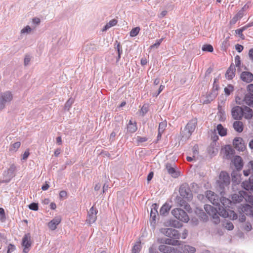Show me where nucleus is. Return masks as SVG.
<instances>
[{
	"mask_svg": "<svg viewBox=\"0 0 253 253\" xmlns=\"http://www.w3.org/2000/svg\"><path fill=\"white\" fill-rule=\"evenodd\" d=\"M161 232L166 236L173 238V239H167L165 241L166 244L173 246L179 245V241L177 239L180 238V235L178 231L172 228H162Z\"/></svg>",
	"mask_w": 253,
	"mask_h": 253,
	"instance_id": "nucleus-1",
	"label": "nucleus"
},
{
	"mask_svg": "<svg viewBox=\"0 0 253 253\" xmlns=\"http://www.w3.org/2000/svg\"><path fill=\"white\" fill-rule=\"evenodd\" d=\"M204 209L207 213L212 218L213 222L215 224H217L220 222L218 214L224 217L229 216V213L226 211L223 210L218 213L216 209L210 205H206Z\"/></svg>",
	"mask_w": 253,
	"mask_h": 253,
	"instance_id": "nucleus-2",
	"label": "nucleus"
},
{
	"mask_svg": "<svg viewBox=\"0 0 253 253\" xmlns=\"http://www.w3.org/2000/svg\"><path fill=\"white\" fill-rule=\"evenodd\" d=\"M172 214L177 219L187 222L189 220V217L186 212L180 209L176 208L172 210Z\"/></svg>",
	"mask_w": 253,
	"mask_h": 253,
	"instance_id": "nucleus-3",
	"label": "nucleus"
},
{
	"mask_svg": "<svg viewBox=\"0 0 253 253\" xmlns=\"http://www.w3.org/2000/svg\"><path fill=\"white\" fill-rule=\"evenodd\" d=\"M32 244L31 236L30 233L25 234L22 239L21 245L23 247V252L24 253H28L30 250Z\"/></svg>",
	"mask_w": 253,
	"mask_h": 253,
	"instance_id": "nucleus-4",
	"label": "nucleus"
},
{
	"mask_svg": "<svg viewBox=\"0 0 253 253\" xmlns=\"http://www.w3.org/2000/svg\"><path fill=\"white\" fill-rule=\"evenodd\" d=\"M197 124L196 118L192 119L186 125L185 127L186 137H189L195 130Z\"/></svg>",
	"mask_w": 253,
	"mask_h": 253,
	"instance_id": "nucleus-5",
	"label": "nucleus"
},
{
	"mask_svg": "<svg viewBox=\"0 0 253 253\" xmlns=\"http://www.w3.org/2000/svg\"><path fill=\"white\" fill-rule=\"evenodd\" d=\"M234 148L238 151L243 152L246 149V145L242 138L236 137L233 140Z\"/></svg>",
	"mask_w": 253,
	"mask_h": 253,
	"instance_id": "nucleus-6",
	"label": "nucleus"
},
{
	"mask_svg": "<svg viewBox=\"0 0 253 253\" xmlns=\"http://www.w3.org/2000/svg\"><path fill=\"white\" fill-rule=\"evenodd\" d=\"M12 98V94L10 91H6L1 93L0 97V110L3 109L5 107V104L10 102Z\"/></svg>",
	"mask_w": 253,
	"mask_h": 253,
	"instance_id": "nucleus-7",
	"label": "nucleus"
},
{
	"mask_svg": "<svg viewBox=\"0 0 253 253\" xmlns=\"http://www.w3.org/2000/svg\"><path fill=\"white\" fill-rule=\"evenodd\" d=\"M230 182V178L229 174L225 171H221L219 174L218 180L219 186L221 188H224V186L228 185Z\"/></svg>",
	"mask_w": 253,
	"mask_h": 253,
	"instance_id": "nucleus-8",
	"label": "nucleus"
},
{
	"mask_svg": "<svg viewBox=\"0 0 253 253\" xmlns=\"http://www.w3.org/2000/svg\"><path fill=\"white\" fill-rule=\"evenodd\" d=\"M97 210L94 208V207H92L88 211V216L86 219V221L89 224L94 223L96 219L97 216L96 214L97 213Z\"/></svg>",
	"mask_w": 253,
	"mask_h": 253,
	"instance_id": "nucleus-9",
	"label": "nucleus"
},
{
	"mask_svg": "<svg viewBox=\"0 0 253 253\" xmlns=\"http://www.w3.org/2000/svg\"><path fill=\"white\" fill-rule=\"evenodd\" d=\"M61 221L62 217L61 216H56L48 223L47 226L51 230L54 231L56 229L57 226L61 223Z\"/></svg>",
	"mask_w": 253,
	"mask_h": 253,
	"instance_id": "nucleus-10",
	"label": "nucleus"
},
{
	"mask_svg": "<svg viewBox=\"0 0 253 253\" xmlns=\"http://www.w3.org/2000/svg\"><path fill=\"white\" fill-rule=\"evenodd\" d=\"M207 199L214 205H217L219 204L218 196L215 194L211 191H208L206 193Z\"/></svg>",
	"mask_w": 253,
	"mask_h": 253,
	"instance_id": "nucleus-11",
	"label": "nucleus"
},
{
	"mask_svg": "<svg viewBox=\"0 0 253 253\" xmlns=\"http://www.w3.org/2000/svg\"><path fill=\"white\" fill-rule=\"evenodd\" d=\"M232 117L235 120H240L243 117L242 108L237 106L234 107L231 111Z\"/></svg>",
	"mask_w": 253,
	"mask_h": 253,
	"instance_id": "nucleus-12",
	"label": "nucleus"
},
{
	"mask_svg": "<svg viewBox=\"0 0 253 253\" xmlns=\"http://www.w3.org/2000/svg\"><path fill=\"white\" fill-rule=\"evenodd\" d=\"M179 194L180 196L183 197L184 198L189 200L192 197V193L190 189L188 187L185 186H181L179 188Z\"/></svg>",
	"mask_w": 253,
	"mask_h": 253,
	"instance_id": "nucleus-13",
	"label": "nucleus"
},
{
	"mask_svg": "<svg viewBox=\"0 0 253 253\" xmlns=\"http://www.w3.org/2000/svg\"><path fill=\"white\" fill-rule=\"evenodd\" d=\"M232 163L238 170H241L243 167L242 158L239 156H236L232 161Z\"/></svg>",
	"mask_w": 253,
	"mask_h": 253,
	"instance_id": "nucleus-14",
	"label": "nucleus"
},
{
	"mask_svg": "<svg viewBox=\"0 0 253 253\" xmlns=\"http://www.w3.org/2000/svg\"><path fill=\"white\" fill-rule=\"evenodd\" d=\"M166 168L168 173L173 177H177L180 175L179 173L176 171L174 165L172 166L170 164L167 163L166 165Z\"/></svg>",
	"mask_w": 253,
	"mask_h": 253,
	"instance_id": "nucleus-15",
	"label": "nucleus"
},
{
	"mask_svg": "<svg viewBox=\"0 0 253 253\" xmlns=\"http://www.w3.org/2000/svg\"><path fill=\"white\" fill-rule=\"evenodd\" d=\"M240 77L242 80L246 83H250L253 80V74L249 72H243Z\"/></svg>",
	"mask_w": 253,
	"mask_h": 253,
	"instance_id": "nucleus-16",
	"label": "nucleus"
},
{
	"mask_svg": "<svg viewBox=\"0 0 253 253\" xmlns=\"http://www.w3.org/2000/svg\"><path fill=\"white\" fill-rule=\"evenodd\" d=\"M226 159H229L234 154V151L230 145H226L222 149Z\"/></svg>",
	"mask_w": 253,
	"mask_h": 253,
	"instance_id": "nucleus-17",
	"label": "nucleus"
},
{
	"mask_svg": "<svg viewBox=\"0 0 253 253\" xmlns=\"http://www.w3.org/2000/svg\"><path fill=\"white\" fill-rule=\"evenodd\" d=\"M159 250L160 252L164 253H176V251L173 248L166 245L160 246Z\"/></svg>",
	"mask_w": 253,
	"mask_h": 253,
	"instance_id": "nucleus-18",
	"label": "nucleus"
},
{
	"mask_svg": "<svg viewBox=\"0 0 253 253\" xmlns=\"http://www.w3.org/2000/svg\"><path fill=\"white\" fill-rule=\"evenodd\" d=\"M243 116L246 119H250L253 115V110L249 107H245L242 108Z\"/></svg>",
	"mask_w": 253,
	"mask_h": 253,
	"instance_id": "nucleus-19",
	"label": "nucleus"
},
{
	"mask_svg": "<svg viewBox=\"0 0 253 253\" xmlns=\"http://www.w3.org/2000/svg\"><path fill=\"white\" fill-rule=\"evenodd\" d=\"M244 192H239L238 193L234 194L232 196V201L236 203H240L242 202L244 198V196L243 194H244Z\"/></svg>",
	"mask_w": 253,
	"mask_h": 253,
	"instance_id": "nucleus-20",
	"label": "nucleus"
},
{
	"mask_svg": "<svg viewBox=\"0 0 253 253\" xmlns=\"http://www.w3.org/2000/svg\"><path fill=\"white\" fill-rule=\"evenodd\" d=\"M235 75V68L234 65H231L226 73V78L228 80L232 79Z\"/></svg>",
	"mask_w": 253,
	"mask_h": 253,
	"instance_id": "nucleus-21",
	"label": "nucleus"
},
{
	"mask_svg": "<svg viewBox=\"0 0 253 253\" xmlns=\"http://www.w3.org/2000/svg\"><path fill=\"white\" fill-rule=\"evenodd\" d=\"M137 129L136 123L130 120L127 126V130L130 133L135 132Z\"/></svg>",
	"mask_w": 253,
	"mask_h": 253,
	"instance_id": "nucleus-22",
	"label": "nucleus"
},
{
	"mask_svg": "<svg viewBox=\"0 0 253 253\" xmlns=\"http://www.w3.org/2000/svg\"><path fill=\"white\" fill-rule=\"evenodd\" d=\"M243 187L247 190L253 191V179H249V181H245L242 183Z\"/></svg>",
	"mask_w": 253,
	"mask_h": 253,
	"instance_id": "nucleus-23",
	"label": "nucleus"
},
{
	"mask_svg": "<svg viewBox=\"0 0 253 253\" xmlns=\"http://www.w3.org/2000/svg\"><path fill=\"white\" fill-rule=\"evenodd\" d=\"M234 129L238 132H241L244 129L243 123L241 121H235L233 124Z\"/></svg>",
	"mask_w": 253,
	"mask_h": 253,
	"instance_id": "nucleus-24",
	"label": "nucleus"
},
{
	"mask_svg": "<svg viewBox=\"0 0 253 253\" xmlns=\"http://www.w3.org/2000/svg\"><path fill=\"white\" fill-rule=\"evenodd\" d=\"M181 251L183 253H194L195 252L196 249L193 247L184 245L181 247Z\"/></svg>",
	"mask_w": 253,
	"mask_h": 253,
	"instance_id": "nucleus-25",
	"label": "nucleus"
},
{
	"mask_svg": "<svg viewBox=\"0 0 253 253\" xmlns=\"http://www.w3.org/2000/svg\"><path fill=\"white\" fill-rule=\"evenodd\" d=\"M245 103L250 106H253V95L247 94L244 98Z\"/></svg>",
	"mask_w": 253,
	"mask_h": 253,
	"instance_id": "nucleus-26",
	"label": "nucleus"
},
{
	"mask_svg": "<svg viewBox=\"0 0 253 253\" xmlns=\"http://www.w3.org/2000/svg\"><path fill=\"white\" fill-rule=\"evenodd\" d=\"M216 129L218 134L221 136H225L227 134L226 128L224 127L221 124H219L217 126Z\"/></svg>",
	"mask_w": 253,
	"mask_h": 253,
	"instance_id": "nucleus-27",
	"label": "nucleus"
},
{
	"mask_svg": "<svg viewBox=\"0 0 253 253\" xmlns=\"http://www.w3.org/2000/svg\"><path fill=\"white\" fill-rule=\"evenodd\" d=\"M170 209V207L168 204H164L161 208L160 213L161 215H164L168 213Z\"/></svg>",
	"mask_w": 253,
	"mask_h": 253,
	"instance_id": "nucleus-28",
	"label": "nucleus"
},
{
	"mask_svg": "<svg viewBox=\"0 0 253 253\" xmlns=\"http://www.w3.org/2000/svg\"><path fill=\"white\" fill-rule=\"evenodd\" d=\"M21 146L20 142H16L11 144L9 148V151L11 152H16Z\"/></svg>",
	"mask_w": 253,
	"mask_h": 253,
	"instance_id": "nucleus-29",
	"label": "nucleus"
},
{
	"mask_svg": "<svg viewBox=\"0 0 253 253\" xmlns=\"http://www.w3.org/2000/svg\"><path fill=\"white\" fill-rule=\"evenodd\" d=\"M141 249V242H137L132 249V253H139Z\"/></svg>",
	"mask_w": 253,
	"mask_h": 253,
	"instance_id": "nucleus-30",
	"label": "nucleus"
},
{
	"mask_svg": "<svg viewBox=\"0 0 253 253\" xmlns=\"http://www.w3.org/2000/svg\"><path fill=\"white\" fill-rule=\"evenodd\" d=\"M202 50L203 51L212 52L213 51V48L211 44H206L203 45Z\"/></svg>",
	"mask_w": 253,
	"mask_h": 253,
	"instance_id": "nucleus-31",
	"label": "nucleus"
},
{
	"mask_svg": "<svg viewBox=\"0 0 253 253\" xmlns=\"http://www.w3.org/2000/svg\"><path fill=\"white\" fill-rule=\"evenodd\" d=\"M224 92L226 95H229L234 90V87L231 84H228L224 89Z\"/></svg>",
	"mask_w": 253,
	"mask_h": 253,
	"instance_id": "nucleus-32",
	"label": "nucleus"
},
{
	"mask_svg": "<svg viewBox=\"0 0 253 253\" xmlns=\"http://www.w3.org/2000/svg\"><path fill=\"white\" fill-rule=\"evenodd\" d=\"M140 30V29L139 27H136L133 28L129 33L130 36L131 37H134L136 36L138 34Z\"/></svg>",
	"mask_w": 253,
	"mask_h": 253,
	"instance_id": "nucleus-33",
	"label": "nucleus"
},
{
	"mask_svg": "<svg viewBox=\"0 0 253 253\" xmlns=\"http://www.w3.org/2000/svg\"><path fill=\"white\" fill-rule=\"evenodd\" d=\"M220 201L225 208L229 207V205L231 203V202L229 199L224 197L222 198Z\"/></svg>",
	"mask_w": 253,
	"mask_h": 253,
	"instance_id": "nucleus-34",
	"label": "nucleus"
},
{
	"mask_svg": "<svg viewBox=\"0 0 253 253\" xmlns=\"http://www.w3.org/2000/svg\"><path fill=\"white\" fill-rule=\"evenodd\" d=\"M167 122L165 121L162 122L159 124L158 131L161 132H163L164 131L165 129L167 127Z\"/></svg>",
	"mask_w": 253,
	"mask_h": 253,
	"instance_id": "nucleus-35",
	"label": "nucleus"
},
{
	"mask_svg": "<svg viewBox=\"0 0 253 253\" xmlns=\"http://www.w3.org/2000/svg\"><path fill=\"white\" fill-rule=\"evenodd\" d=\"M152 208L151 209L150 216L152 217H155L156 216V214L157 213V205L155 204L152 205Z\"/></svg>",
	"mask_w": 253,
	"mask_h": 253,
	"instance_id": "nucleus-36",
	"label": "nucleus"
},
{
	"mask_svg": "<svg viewBox=\"0 0 253 253\" xmlns=\"http://www.w3.org/2000/svg\"><path fill=\"white\" fill-rule=\"evenodd\" d=\"M148 111V105L147 104H144L140 110V113L142 114V116H144L145 114H146Z\"/></svg>",
	"mask_w": 253,
	"mask_h": 253,
	"instance_id": "nucleus-37",
	"label": "nucleus"
},
{
	"mask_svg": "<svg viewBox=\"0 0 253 253\" xmlns=\"http://www.w3.org/2000/svg\"><path fill=\"white\" fill-rule=\"evenodd\" d=\"M245 28L244 27H242L240 29H237L236 30H235V33L242 39H244V36L243 34V32L245 30Z\"/></svg>",
	"mask_w": 253,
	"mask_h": 253,
	"instance_id": "nucleus-38",
	"label": "nucleus"
},
{
	"mask_svg": "<svg viewBox=\"0 0 253 253\" xmlns=\"http://www.w3.org/2000/svg\"><path fill=\"white\" fill-rule=\"evenodd\" d=\"M170 225L171 226L179 228L182 227V224L178 221L173 220L170 223Z\"/></svg>",
	"mask_w": 253,
	"mask_h": 253,
	"instance_id": "nucleus-39",
	"label": "nucleus"
},
{
	"mask_svg": "<svg viewBox=\"0 0 253 253\" xmlns=\"http://www.w3.org/2000/svg\"><path fill=\"white\" fill-rule=\"evenodd\" d=\"M164 39V38H162L161 39H159V40H157V42L151 45L150 46V48L151 49H152V48H153L154 47L157 48L160 45V44L162 43V42H163Z\"/></svg>",
	"mask_w": 253,
	"mask_h": 253,
	"instance_id": "nucleus-40",
	"label": "nucleus"
},
{
	"mask_svg": "<svg viewBox=\"0 0 253 253\" xmlns=\"http://www.w3.org/2000/svg\"><path fill=\"white\" fill-rule=\"evenodd\" d=\"M241 60L240 57L239 55H236L235 57V64L236 67L240 68L241 66Z\"/></svg>",
	"mask_w": 253,
	"mask_h": 253,
	"instance_id": "nucleus-41",
	"label": "nucleus"
},
{
	"mask_svg": "<svg viewBox=\"0 0 253 253\" xmlns=\"http://www.w3.org/2000/svg\"><path fill=\"white\" fill-rule=\"evenodd\" d=\"M30 210L37 211L38 210V204L35 203H32L29 205Z\"/></svg>",
	"mask_w": 253,
	"mask_h": 253,
	"instance_id": "nucleus-42",
	"label": "nucleus"
},
{
	"mask_svg": "<svg viewBox=\"0 0 253 253\" xmlns=\"http://www.w3.org/2000/svg\"><path fill=\"white\" fill-rule=\"evenodd\" d=\"M6 218L4 210L3 208H0V219L3 221Z\"/></svg>",
	"mask_w": 253,
	"mask_h": 253,
	"instance_id": "nucleus-43",
	"label": "nucleus"
},
{
	"mask_svg": "<svg viewBox=\"0 0 253 253\" xmlns=\"http://www.w3.org/2000/svg\"><path fill=\"white\" fill-rule=\"evenodd\" d=\"M225 227L229 230H232L234 228V226L232 222H227L225 224Z\"/></svg>",
	"mask_w": 253,
	"mask_h": 253,
	"instance_id": "nucleus-44",
	"label": "nucleus"
},
{
	"mask_svg": "<svg viewBox=\"0 0 253 253\" xmlns=\"http://www.w3.org/2000/svg\"><path fill=\"white\" fill-rule=\"evenodd\" d=\"M218 114H219L221 117H222V116H224L225 115V112L223 110L222 107L221 106H218Z\"/></svg>",
	"mask_w": 253,
	"mask_h": 253,
	"instance_id": "nucleus-45",
	"label": "nucleus"
},
{
	"mask_svg": "<svg viewBox=\"0 0 253 253\" xmlns=\"http://www.w3.org/2000/svg\"><path fill=\"white\" fill-rule=\"evenodd\" d=\"M247 89L248 91V94L253 95V84H249Z\"/></svg>",
	"mask_w": 253,
	"mask_h": 253,
	"instance_id": "nucleus-46",
	"label": "nucleus"
},
{
	"mask_svg": "<svg viewBox=\"0 0 253 253\" xmlns=\"http://www.w3.org/2000/svg\"><path fill=\"white\" fill-rule=\"evenodd\" d=\"M31 31V28H30V27L29 26H27L24 28L22 29L21 33L22 34H24L25 33H29Z\"/></svg>",
	"mask_w": 253,
	"mask_h": 253,
	"instance_id": "nucleus-47",
	"label": "nucleus"
},
{
	"mask_svg": "<svg viewBox=\"0 0 253 253\" xmlns=\"http://www.w3.org/2000/svg\"><path fill=\"white\" fill-rule=\"evenodd\" d=\"M15 249L14 245L10 244L8 246L7 253L13 252Z\"/></svg>",
	"mask_w": 253,
	"mask_h": 253,
	"instance_id": "nucleus-48",
	"label": "nucleus"
},
{
	"mask_svg": "<svg viewBox=\"0 0 253 253\" xmlns=\"http://www.w3.org/2000/svg\"><path fill=\"white\" fill-rule=\"evenodd\" d=\"M252 227L250 223H247L244 226V230L247 231H250L252 230Z\"/></svg>",
	"mask_w": 253,
	"mask_h": 253,
	"instance_id": "nucleus-49",
	"label": "nucleus"
},
{
	"mask_svg": "<svg viewBox=\"0 0 253 253\" xmlns=\"http://www.w3.org/2000/svg\"><path fill=\"white\" fill-rule=\"evenodd\" d=\"M137 140L139 142H144L147 140V138L146 137L137 136Z\"/></svg>",
	"mask_w": 253,
	"mask_h": 253,
	"instance_id": "nucleus-50",
	"label": "nucleus"
},
{
	"mask_svg": "<svg viewBox=\"0 0 253 253\" xmlns=\"http://www.w3.org/2000/svg\"><path fill=\"white\" fill-rule=\"evenodd\" d=\"M29 155H30L29 150L28 149L24 153V154L23 155V157H22V159L26 160L27 159V158L28 157V156H29Z\"/></svg>",
	"mask_w": 253,
	"mask_h": 253,
	"instance_id": "nucleus-51",
	"label": "nucleus"
},
{
	"mask_svg": "<svg viewBox=\"0 0 253 253\" xmlns=\"http://www.w3.org/2000/svg\"><path fill=\"white\" fill-rule=\"evenodd\" d=\"M60 198H66L67 196V193L65 191H61L59 193Z\"/></svg>",
	"mask_w": 253,
	"mask_h": 253,
	"instance_id": "nucleus-52",
	"label": "nucleus"
},
{
	"mask_svg": "<svg viewBox=\"0 0 253 253\" xmlns=\"http://www.w3.org/2000/svg\"><path fill=\"white\" fill-rule=\"evenodd\" d=\"M235 48L239 52H241L244 49L243 46L240 44H237Z\"/></svg>",
	"mask_w": 253,
	"mask_h": 253,
	"instance_id": "nucleus-53",
	"label": "nucleus"
},
{
	"mask_svg": "<svg viewBox=\"0 0 253 253\" xmlns=\"http://www.w3.org/2000/svg\"><path fill=\"white\" fill-rule=\"evenodd\" d=\"M243 173H244V175H245L246 176L249 175L250 174H253L252 171L251 170V168L248 170H244L243 171Z\"/></svg>",
	"mask_w": 253,
	"mask_h": 253,
	"instance_id": "nucleus-54",
	"label": "nucleus"
},
{
	"mask_svg": "<svg viewBox=\"0 0 253 253\" xmlns=\"http://www.w3.org/2000/svg\"><path fill=\"white\" fill-rule=\"evenodd\" d=\"M117 23V21L116 19H112L110 21V22L108 23L109 25L110 26V27L114 26L116 25Z\"/></svg>",
	"mask_w": 253,
	"mask_h": 253,
	"instance_id": "nucleus-55",
	"label": "nucleus"
},
{
	"mask_svg": "<svg viewBox=\"0 0 253 253\" xmlns=\"http://www.w3.org/2000/svg\"><path fill=\"white\" fill-rule=\"evenodd\" d=\"M244 12L243 10H240L237 14L236 15V16L240 19H241L243 15H244Z\"/></svg>",
	"mask_w": 253,
	"mask_h": 253,
	"instance_id": "nucleus-56",
	"label": "nucleus"
},
{
	"mask_svg": "<svg viewBox=\"0 0 253 253\" xmlns=\"http://www.w3.org/2000/svg\"><path fill=\"white\" fill-rule=\"evenodd\" d=\"M193 154H194L193 157H195V155L198 154V146H197V145L194 146L193 147Z\"/></svg>",
	"mask_w": 253,
	"mask_h": 253,
	"instance_id": "nucleus-57",
	"label": "nucleus"
},
{
	"mask_svg": "<svg viewBox=\"0 0 253 253\" xmlns=\"http://www.w3.org/2000/svg\"><path fill=\"white\" fill-rule=\"evenodd\" d=\"M188 235V231L185 229L182 233L181 238L183 239H185Z\"/></svg>",
	"mask_w": 253,
	"mask_h": 253,
	"instance_id": "nucleus-58",
	"label": "nucleus"
},
{
	"mask_svg": "<svg viewBox=\"0 0 253 253\" xmlns=\"http://www.w3.org/2000/svg\"><path fill=\"white\" fill-rule=\"evenodd\" d=\"M30 61V57L29 55H26L25 57V59H24V63H25V65H26L27 64H28V63H29Z\"/></svg>",
	"mask_w": 253,
	"mask_h": 253,
	"instance_id": "nucleus-59",
	"label": "nucleus"
},
{
	"mask_svg": "<svg viewBox=\"0 0 253 253\" xmlns=\"http://www.w3.org/2000/svg\"><path fill=\"white\" fill-rule=\"evenodd\" d=\"M239 19L235 15L233 18L231 20V24H235Z\"/></svg>",
	"mask_w": 253,
	"mask_h": 253,
	"instance_id": "nucleus-60",
	"label": "nucleus"
},
{
	"mask_svg": "<svg viewBox=\"0 0 253 253\" xmlns=\"http://www.w3.org/2000/svg\"><path fill=\"white\" fill-rule=\"evenodd\" d=\"M49 185L46 182L45 184H44L42 187V189L43 191L46 190L49 188Z\"/></svg>",
	"mask_w": 253,
	"mask_h": 253,
	"instance_id": "nucleus-61",
	"label": "nucleus"
},
{
	"mask_svg": "<svg viewBox=\"0 0 253 253\" xmlns=\"http://www.w3.org/2000/svg\"><path fill=\"white\" fill-rule=\"evenodd\" d=\"M211 139L213 141H216L218 139V136L216 133H213V135L211 136Z\"/></svg>",
	"mask_w": 253,
	"mask_h": 253,
	"instance_id": "nucleus-62",
	"label": "nucleus"
},
{
	"mask_svg": "<svg viewBox=\"0 0 253 253\" xmlns=\"http://www.w3.org/2000/svg\"><path fill=\"white\" fill-rule=\"evenodd\" d=\"M249 55L250 58L253 61V48L250 50Z\"/></svg>",
	"mask_w": 253,
	"mask_h": 253,
	"instance_id": "nucleus-63",
	"label": "nucleus"
},
{
	"mask_svg": "<svg viewBox=\"0 0 253 253\" xmlns=\"http://www.w3.org/2000/svg\"><path fill=\"white\" fill-rule=\"evenodd\" d=\"M249 166L250 167V168H251V170L253 174V161H251L249 162Z\"/></svg>",
	"mask_w": 253,
	"mask_h": 253,
	"instance_id": "nucleus-64",
	"label": "nucleus"
}]
</instances>
